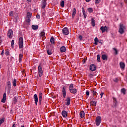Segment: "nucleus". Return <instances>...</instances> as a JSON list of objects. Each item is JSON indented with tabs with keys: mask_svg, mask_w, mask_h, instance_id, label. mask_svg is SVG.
<instances>
[{
	"mask_svg": "<svg viewBox=\"0 0 127 127\" xmlns=\"http://www.w3.org/2000/svg\"><path fill=\"white\" fill-rule=\"evenodd\" d=\"M101 2V0H95V3L98 4Z\"/></svg>",
	"mask_w": 127,
	"mask_h": 127,
	"instance_id": "obj_46",
	"label": "nucleus"
},
{
	"mask_svg": "<svg viewBox=\"0 0 127 127\" xmlns=\"http://www.w3.org/2000/svg\"><path fill=\"white\" fill-rule=\"evenodd\" d=\"M4 123V118H2L0 120V127L1 126V124H3Z\"/></svg>",
	"mask_w": 127,
	"mask_h": 127,
	"instance_id": "obj_35",
	"label": "nucleus"
},
{
	"mask_svg": "<svg viewBox=\"0 0 127 127\" xmlns=\"http://www.w3.org/2000/svg\"><path fill=\"white\" fill-rule=\"evenodd\" d=\"M43 2L42 3V5H41V8H43V9H44V8H45V7H46V0H43Z\"/></svg>",
	"mask_w": 127,
	"mask_h": 127,
	"instance_id": "obj_10",
	"label": "nucleus"
},
{
	"mask_svg": "<svg viewBox=\"0 0 127 127\" xmlns=\"http://www.w3.org/2000/svg\"><path fill=\"white\" fill-rule=\"evenodd\" d=\"M113 49L115 51L116 54H118V50H117V49L114 48Z\"/></svg>",
	"mask_w": 127,
	"mask_h": 127,
	"instance_id": "obj_50",
	"label": "nucleus"
},
{
	"mask_svg": "<svg viewBox=\"0 0 127 127\" xmlns=\"http://www.w3.org/2000/svg\"><path fill=\"white\" fill-rule=\"evenodd\" d=\"M27 1L30 2L31 1V0H27Z\"/></svg>",
	"mask_w": 127,
	"mask_h": 127,
	"instance_id": "obj_59",
	"label": "nucleus"
},
{
	"mask_svg": "<svg viewBox=\"0 0 127 127\" xmlns=\"http://www.w3.org/2000/svg\"><path fill=\"white\" fill-rule=\"evenodd\" d=\"M2 41V38L1 37V36H0V45Z\"/></svg>",
	"mask_w": 127,
	"mask_h": 127,
	"instance_id": "obj_49",
	"label": "nucleus"
},
{
	"mask_svg": "<svg viewBox=\"0 0 127 127\" xmlns=\"http://www.w3.org/2000/svg\"><path fill=\"white\" fill-rule=\"evenodd\" d=\"M21 127H24V126H21Z\"/></svg>",
	"mask_w": 127,
	"mask_h": 127,
	"instance_id": "obj_61",
	"label": "nucleus"
},
{
	"mask_svg": "<svg viewBox=\"0 0 127 127\" xmlns=\"http://www.w3.org/2000/svg\"><path fill=\"white\" fill-rule=\"evenodd\" d=\"M101 98H103V96H104V92H101L100 94Z\"/></svg>",
	"mask_w": 127,
	"mask_h": 127,
	"instance_id": "obj_52",
	"label": "nucleus"
},
{
	"mask_svg": "<svg viewBox=\"0 0 127 127\" xmlns=\"http://www.w3.org/2000/svg\"><path fill=\"white\" fill-rule=\"evenodd\" d=\"M120 68H121V69H125V67H126V64L124 63L121 62L120 63Z\"/></svg>",
	"mask_w": 127,
	"mask_h": 127,
	"instance_id": "obj_20",
	"label": "nucleus"
},
{
	"mask_svg": "<svg viewBox=\"0 0 127 127\" xmlns=\"http://www.w3.org/2000/svg\"><path fill=\"white\" fill-rule=\"evenodd\" d=\"M86 2H89V1H90V0H85Z\"/></svg>",
	"mask_w": 127,
	"mask_h": 127,
	"instance_id": "obj_58",
	"label": "nucleus"
},
{
	"mask_svg": "<svg viewBox=\"0 0 127 127\" xmlns=\"http://www.w3.org/2000/svg\"><path fill=\"white\" fill-rule=\"evenodd\" d=\"M13 85L14 87H16V79H15L13 80Z\"/></svg>",
	"mask_w": 127,
	"mask_h": 127,
	"instance_id": "obj_36",
	"label": "nucleus"
},
{
	"mask_svg": "<svg viewBox=\"0 0 127 127\" xmlns=\"http://www.w3.org/2000/svg\"><path fill=\"white\" fill-rule=\"evenodd\" d=\"M97 61L98 62H101V59L100 58V55H97Z\"/></svg>",
	"mask_w": 127,
	"mask_h": 127,
	"instance_id": "obj_41",
	"label": "nucleus"
},
{
	"mask_svg": "<svg viewBox=\"0 0 127 127\" xmlns=\"http://www.w3.org/2000/svg\"><path fill=\"white\" fill-rule=\"evenodd\" d=\"M32 28L34 29V30H36V29H38V25H32Z\"/></svg>",
	"mask_w": 127,
	"mask_h": 127,
	"instance_id": "obj_25",
	"label": "nucleus"
},
{
	"mask_svg": "<svg viewBox=\"0 0 127 127\" xmlns=\"http://www.w3.org/2000/svg\"><path fill=\"white\" fill-rule=\"evenodd\" d=\"M78 38H79V39L81 41H82L83 40V36H82V35H79V36H78Z\"/></svg>",
	"mask_w": 127,
	"mask_h": 127,
	"instance_id": "obj_42",
	"label": "nucleus"
},
{
	"mask_svg": "<svg viewBox=\"0 0 127 127\" xmlns=\"http://www.w3.org/2000/svg\"><path fill=\"white\" fill-rule=\"evenodd\" d=\"M100 30L102 31V33H104V32H105V31H108V30H109V27L102 26L100 28Z\"/></svg>",
	"mask_w": 127,
	"mask_h": 127,
	"instance_id": "obj_9",
	"label": "nucleus"
},
{
	"mask_svg": "<svg viewBox=\"0 0 127 127\" xmlns=\"http://www.w3.org/2000/svg\"><path fill=\"white\" fill-rule=\"evenodd\" d=\"M91 24H92V26H95V19H94V18H92L91 19Z\"/></svg>",
	"mask_w": 127,
	"mask_h": 127,
	"instance_id": "obj_30",
	"label": "nucleus"
},
{
	"mask_svg": "<svg viewBox=\"0 0 127 127\" xmlns=\"http://www.w3.org/2000/svg\"><path fill=\"white\" fill-rule=\"evenodd\" d=\"M50 42L52 44H55V39H54V37H51V39H50Z\"/></svg>",
	"mask_w": 127,
	"mask_h": 127,
	"instance_id": "obj_22",
	"label": "nucleus"
},
{
	"mask_svg": "<svg viewBox=\"0 0 127 127\" xmlns=\"http://www.w3.org/2000/svg\"><path fill=\"white\" fill-rule=\"evenodd\" d=\"M76 13H77V10H76V8H73L72 10V17L74 18L75 17V15H76Z\"/></svg>",
	"mask_w": 127,
	"mask_h": 127,
	"instance_id": "obj_17",
	"label": "nucleus"
},
{
	"mask_svg": "<svg viewBox=\"0 0 127 127\" xmlns=\"http://www.w3.org/2000/svg\"><path fill=\"white\" fill-rule=\"evenodd\" d=\"M40 36H41V37H42V38L45 39V33H44L43 32H41L40 34Z\"/></svg>",
	"mask_w": 127,
	"mask_h": 127,
	"instance_id": "obj_29",
	"label": "nucleus"
},
{
	"mask_svg": "<svg viewBox=\"0 0 127 127\" xmlns=\"http://www.w3.org/2000/svg\"><path fill=\"white\" fill-rule=\"evenodd\" d=\"M79 115H80V118H84V117H85V112H84V111H81L80 112Z\"/></svg>",
	"mask_w": 127,
	"mask_h": 127,
	"instance_id": "obj_24",
	"label": "nucleus"
},
{
	"mask_svg": "<svg viewBox=\"0 0 127 127\" xmlns=\"http://www.w3.org/2000/svg\"><path fill=\"white\" fill-rule=\"evenodd\" d=\"M87 10L88 11L89 13H92V12H93V11H94V10H93V8H91V7L88 8Z\"/></svg>",
	"mask_w": 127,
	"mask_h": 127,
	"instance_id": "obj_31",
	"label": "nucleus"
},
{
	"mask_svg": "<svg viewBox=\"0 0 127 127\" xmlns=\"http://www.w3.org/2000/svg\"><path fill=\"white\" fill-rule=\"evenodd\" d=\"M126 29V26L124 24H120L119 26V32L120 34H124L125 33V30Z\"/></svg>",
	"mask_w": 127,
	"mask_h": 127,
	"instance_id": "obj_2",
	"label": "nucleus"
},
{
	"mask_svg": "<svg viewBox=\"0 0 127 127\" xmlns=\"http://www.w3.org/2000/svg\"><path fill=\"white\" fill-rule=\"evenodd\" d=\"M12 127H15V124H13Z\"/></svg>",
	"mask_w": 127,
	"mask_h": 127,
	"instance_id": "obj_57",
	"label": "nucleus"
},
{
	"mask_svg": "<svg viewBox=\"0 0 127 127\" xmlns=\"http://www.w3.org/2000/svg\"><path fill=\"white\" fill-rule=\"evenodd\" d=\"M89 68L91 71H96L97 69V66H96V65H95L94 64H92L90 65Z\"/></svg>",
	"mask_w": 127,
	"mask_h": 127,
	"instance_id": "obj_8",
	"label": "nucleus"
},
{
	"mask_svg": "<svg viewBox=\"0 0 127 127\" xmlns=\"http://www.w3.org/2000/svg\"><path fill=\"white\" fill-rule=\"evenodd\" d=\"M113 81L115 83H118L119 82V78H115L114 79H113Z\"/></svg>",
	"mask_w": 127,
	"mask_h": 127,
	"instance_id": "obj_44",
	"label": "nucleus"
},
{
	"mask_svg": "<svg viewBox=\"0 0 127 127\" xmlns=\"http://www.w3.org/2000/svg\"><path fill=\"white\" fill-rule=\"evenodd\" d=\"M68 89L70 93L71 94H76V93H77V89L76 88H74V85L72 83L70 84Z\"/></svg>",
	"mask_w": 127,
	"mask_h": 127,
	"instance_id": "obj_1",
	"label": "nucleus"
},
{
	"mask_svg": "<svg viewBox=\"0 0 127 127\" xmlns=\"http://www.w3.org/2000/svg\"><path fill=\"white\" fill-rule=\"evenodd\" d=\"M62 115L64 118H67V116H68V113L65 111H63L62 112Z\"/></svg>",
	"mask_w": 127,
	"mask_h": 127,
	"instance_id": "obj_15",
	"label": "nucleus"
},
{
	"mask_svg": "<svg viewBox=\"0 0 127 127\" xmlns=\"http://www.w3.org/2000/svg\"><path fill=\"white\" fill-rule=\"evenodd\" d=\"M89 77H90L91 78H92V77H93V74L90 73V74H89Z\"/></svg>",
	"mask_w": 127,
	"mask_h": 127,
	"instance_id": "obj_55",
	"label": "nucleus"
},
{
	"mask_svg": "<svg viewBox=\"0 0 127 127\" xmlns=\"http://www.w3.org/2000/svg\"><path fill=\"white\" fill-rule=\"evenodd\" d=\"M38 74H39V77H42V75H43V70H42V66H41V64H40L38 68Z\"/></svg>",
	"mask_w": 127,
	"mask_h": 127,
	"instance_id": "obj_3",
	"label": "nucleus"
},
{
	"mask_svg": "<svg viewBox=\"0 0 127 127\" xmlns=\"http://www.w3.org/2000/svg\"><path fill=\"white\" fill-rule=\"evenodd\" d=\"M51 50H52V49H47V52L48 55H51V54H52V52H51Z\"/></svg>",
	"mask_w": 127,
	"mask_h": 127,
	"instance_id": "obj_26",
	"label": "nucleus"
},
{
	"mask_svg": "<svg viewBox=\"0 0 127 127\" xmlns=\"http://www.w3.org/2000/svg\"><path fill=\"white\" fill-rule=\"evenodd\" d=\"M13 45H14V40H12L11 41V47H13Z\"/></svg>",
	"mask_w": 127,
	"mask_h": 127,
	"instance_id": "obj_43",
	"label": "nucleus"
},
{
	"mask_svg": "<svg viewBox=\"0 0 127 127\" xmlns=\"http://www.w3.org/2000/svg\"><path fill=\"white\" fill-rule=\"evenodd\" d=\"M66 102V106H69L70 105V102H71V99L70 97H67L66 98V99L65 100Z\"/></svg>",
	"mask_w": 127,
	"mask_h": 127,
	"instance_id": "obj_16",
	"label": "nucleus"
},
{
	"mask_svg": "<svg viewBox=\"0 0 127 127\" xmlns=\"http://www.w3.org/2000/svg\"><path fill=\"white\" fill-rule=\"evenodd\" d=\"M42 101V93H39V104L41 105V101Z\"/></svg>",
	"mask_w": 127,
	"mask_h": 127,
	"instance_id": "obj_12",
	"label": "nucleus"
},
{
	"mask_svg": "<svg viewBox=\"0 0 127 127\" xmlns=\"http://www.w3.org/2000/svg\"><path fill=\"white\" fill-rule=\"evenodd\" d=\"M22 58H23V55L22 54H20L19 55V62H21V61H22Z\"/></svg>",
	"mask_w": 127,
	"mask_h": 127,
	"instance_id": "obj_21",
	"label": "nucleus"
},
{
	"mask_svg": "<svg viewBox=\"0 0 127 127\" xmlns=\"http://www.w3.org/2000/svg\"><path fill=\"white\" fill-rule=\"evenodd\" d=\"M85 63V61H84V63Z\"/></svg>",
	"mask_w": 127,
	"mask_h": 127,
	"instance_id": "obj_62",
	"label": "nucleus"
},
{
	"mask_svg": "<svg viewBox=\"0 0 127 127\" xmlns=\"http://www.w3.org/2000/svg\"><path fill=\"white\" fill-rule=\"evenodd\" d=\"M113 103L114 106L117 107L118 106V100H117V98L113 97Z\"/></svg>",
	"mask_w": 127,
	"mask_h": 127,
	"instance_id": "obj_18",
	"label": "nucleus"
},
{
	"mask_svg": "<svg viewBox=\"0 0 127 127\" xmlns=\"http://www.w3.org/2000/svg\"><path fill=\"white\" fill-rule=\"evenodd\" d=\"M18 45L20 49L23 48V38L22 37L19 38Z\"/></svg>",
	"mask_w": 127,
	"mask_h": 127,
	"instance_id": "obj_4",
	"label": "nucleus"
},
{
	"mask_svg": "<svg viewBox=\"0 0 127 127\" xmlns=\"http://www.w3.org/2000/svg\"><path fill=\"white\" fill-rule=\"evenodd\" d=\"M26 22H27V23H30V21H31V20H30V18H25Z\"/></svg>",
	"mask_w": 127,
	"mask_h": 127,
	"instance_id": "obj_33",
	"label": "nucleus"
},
{
	"mask_svg": "<svg viewBox=\"0 0 127 127\" xmlns=\"http://www.w3.org/2000/svg\"><path fill=\"white\" fill-rule=\"evenodd\" d=\"M7 88L8 90H10V80L7 81Z\"/></svg>",
	"mask_w": 127,
	"mask_h": 127,
	"instance_id": "obj_32",
	"label": "nucleus"
},
{
	"mask_svg": "<svg viewBox=\"0 0 127 127\" xmlns=\"http://www.w3.org/2000/svg\"><path fill=\"white\" fill-rule=\"evenodd\" d=\"M34 97L35 105L36 106H37V103H38V97L37 96V94H35L34 95Z\"/></svg>",
	"mask_w": 127,
	"mask_h": 127,
	"instance_id": "obj_14",
	"label": "nucleus"
},
{
	"mask_svg": "<svg viewBox=\"0 0 127 127\" xmlns=\"http://www.w3.org/2000/svg\"><path fill=\"white\" fill-rule=\"evenodd\" d=\"M36 18H38V19H40V15H36Z\"/></svg>",
	"mask_w": 127,
	"mask_h": 127,
	"instance_id": "obj_53",
	"label": "nucleus"
},
{
	"mask_svg": "<svg viewBox=\"0 0 127 127\" xmlns=\"http://www.w3.org/2000/svg\"><path fill=\"white\" fill-rule=\"evenodd\" d=\"M62 32L64 35H68V34H69V31H68V28L67 27H64L62 30Z\"/></svg>",
	"mask_w": 127,
	"mask_h": 127,
	"instance_id": "obj_6",
	"label": "nucleus"
},
{
	"mask_svg": "<svg viewBox=\"0 0 127 127\" xmlns=\"http://www.w3.org/2000/svg\"><path fill=\"white\" fill-rule=\"evenodd\" d=\"M92 93H93V96H96L97 95V92L94 90L92 91Z\"/></svg>",
	"mask_w": 127,
	"mask_h": 127,
	"instance_id": "obj_48",
	"label": "nucleus"
},
{
	"mask_svg": "<svg viewBox=\"0 0 127 127\" xmlns=\"http://www.w3.org/2000/svg\"><path fill=\"white\" fill-rule=\"evenodd\" d=\"M102 122V118L100 116H98L95 120L96 125L97 127H99L100 126V124H101V122Z\"/></svg>",
	"mask_w": 127,
	"mask_h": 127,
	"instance_id": "obj_5",
	"label": "nucleus"
},
{
	"mask_svg": "<svg viewBox=\"0 0 127 127\" xmlns=\"http://www.w3.org/2000/svg\"><path fill=\"white\" fill-rule=\"evenodd\" d=\"M5 101H6V93H4L3 95V98L2 99L1 102L2 103H5Z\"/></svg>",
	"mask_w": 127,
	"mask_h": 127,
	"instance_id": "obj_13",
	"label": "nucleus"
},
{
	"mask_svg": "<svg viewBox=\"0 0 127 127\" xmlns=\"http://www.w3.org/2000/svg\"><path fill=\"white\" fill-rule=\"evenodd\" d=\"M102 59L103 60H107V59H108V56L106 55H103L102 56Z\"/></svg>",
	"mask_w": 127,
	"mask_h": 127,
	"instance_id": "obj_28",
	"label": "nucleus"
},
{
	"mask_svg": "<svg viewBox=\"0 0 127 127\" xmlns=\"http://www.w3.org/2000/svg\"><path fill=\"white\" fill-rule=\"evenodd\" d=\"M90 105H91V106H96V102L91 101L90 102Z\"/></svg>",
	"mask_w": 127,
	"mask_h": 127,
	"instance_id": "obj_34",
	"label": "nucleus"
},
{
	"mask_svg": "<svg viewBox=\"0 0 127 127\" xmlns=\"http://www.w3.org/2000/svg\"><path fill=\"white\" fill-rule=\"evenodd\" d=\"M82 13L83 14L84 18H86L87 14H86V11H85V9H84V8H82Z\"/></svg>",
	"mask_w": 127,
	"mask_h": 127,
	"instance_id": "obj_23",
	"label": "nucleus"
},
{
	"mask_svg": "<svg viewBox=\"0 0 127 127\" xmlns=\"http://www.w3.org/2000/svg\"><path fill=\"white\" fill-rule=\"evenodd\" d=\"M62 92H63V97L66 98V88L65 87V86H64L63 87Z\"/></svg>",
	"mask_w": 127,
	"mask_h": 127,
	"instance_id": "obj_11",
	"label": "nucleus"
},
{
	"mask_svg": "<svg viewBox=\"0 0 127 127\" xmlns=\"http://www.w3.org/2000/svg\"><path fill=\"white\" fill-rule=\"evenodd\" d=\"M94 42H99V39H98V38L96 37L94 39Z\"/></svg>",
	"mask_w": 127,
	"mask_h": 127,
	"instance_id": "obj_47",
	"label": "nucleus"
},
{
	"mask_svg": "<svg viewBox=\"0 0 127 127\" xmlns=\"http://www.w3.org/2000/svg\"><path fill=\"white\" fill-rule=\"evenodd\" d=\"M9 16H12L13 15V11H11L9 13Z\"/></svg>",
	"mask_w": 127,
	"mask_h": 127,
	"instance_id": "obj_45",
	"label": "nucleus"
},
{
	"mask_svg": "<svg viewBox=\"0 0 127 127\" xmlns=\"http://www.w3.org/2000/svg\"><path fill=\"white\" fill-rule=\"evenodd\" d=\"M4 53V50H3L1 53V55H2V56L3 55Z\"/></svg>",
	"mask_w": 127,
	"mask_h": 127,
	"instance_id": "obj_51",
	"label": "nucleus"
},
{
	"mask_svg": "<svg viewBox=\"0 0 127 127\" xmlns=\"http://www.w3.org/2000/svg\"><path fill=\"white\" fill-rule=\"evenodd\" d=\"M86 94L87 96H89V95H90V92L89 91H86Z\"/></svg>",
	"mask_w": 127,
	"mask_h": 127,
	"instance_id": "obj_54",
	"label": "nucleus"
},
{
	"mask_svg": "<svg viewBox=\"0 0 127 127\" xmlns=\"http://www.w3.org/2000/svg\"><path fill=\"white\" fill-rule=\"evenodd\" d=\"M16 103H17V99L16 97H14L13 98V103L16 104Z\"/></svg>",
	"mask_w": 127,
	"mask_h": 127,
	"instance_id": "obj_37",
	"label": "nucleus"
},
{
	"mask_svg": "<svg viewBox=\"0 0 127 127\" xmlns=\"http://www.w3.org/2000/svg\"><path fill=\"white\" fill-rule=\"evenodd\" d=\"M60 50H61V52H62V53H63V52H66V47H65V46H62L61 47Z\"/></svg>",
	"mask_w": 127,
	"mask_h": 127,
	"instance_id": "obj_19",
	"label": "nucleus"
},
{
	"mask_svg": "<svg viewBox=\"0 0 127 127\" xmlns=\"http://www.w3.org/2000/svg\"><path fill=\"white\" fill-rule=\"evenodd\" d=\"M64 0H62L61 2V6H62V7H64Z\"/></svg>",
	"mask_w": 127,
	"mask_h": 127,
	"instance_id": "obj_39",
	"label": "nucleus"
},
{
	"mask_svg": "<svg viewBox=\"0 0 127 127\" xmlns=\"http://www.w3.org/2000/svg\"><path fill=\"white\" fill-rule=\"evenodd\" d=\"M0 68H1V64H0Z\"/></svg>",
	"mask_w": 127,
	"mask_h": 127,
	"instance_id": "obj_60",
	"label": "nucleus"
},
{
	"mask_svg": "<svg viewBox=\"0 0 127 127\" xmlns=\"http://www.w3.org/2000/svg\"><path fill=\"white\" fill-rule=\"evenodd\" d=\"M12 35H13V31H12V29H9L7 33V36L9 38H11L12 37Z\"/></svg>",
	"mask_w": 127,
	"mask_h": 127,
	"instance_id": "obj_7",
	"label": "nucleus"
},
{
	"mask_svg": "<svg viewBox=\"0 0 127 127\" xmlns=\"http://www.w3.org/2000/svg\"><path fill=\"white\" fill-rule=\"evenodd\" d=\"M121 91H122V93H123L124 94V95H126V90L125 88H122L121 89Z\"/></svg>",
	"mask_w": 127,
	"mask_h": 127,
	"instance_id": "obj_38",
	"label": "nucleus"
},
{
	"mask_svg": "<svg viewBox=\"0 0 127 127\" xmlns=\"http://www.w3.org/2000/svg\"><path fill=\"white\" fill-rule=\"evenodd\" d=\"M31 16H32V14L31 13H30V12H28L26 17L27 18H31Z\"/></svg>",
	"mask_w": 127,
	"mask_h": 127,
	"instance_id": "obj_27",
	"label": "nucleus"
},
{
	"mask_svg": "<svg viewBox=\"0 0 127 127\" xmlns=\"http://www.w3.org/2000/svg\"><path fill=\"white\" fill-rule=\"evenodd\" d=\"M5 54L6 55V56H8V55H9V52H8V49L5 50Z\"/></svg>",
	"mask_w": 127,
	"mask_h": 127,
	"instance_id": "obj_40",
	"label": "nucleus"
},
{
	"mask_svg": "<svg viewBox=\"0 0 127 127\" xmlns=\"http://www.w3.org/2000/svg\"><path fill=\"white\" fill-rule=\"evenodd\" d=\"M98 42H95L94 44H95V45H98Z\"/></svg>",
	"mask_w": 127,
	"mask_h": 127,
	"instance_id": "obj_56",
	"label": "nucleus"
}]
</instances>
